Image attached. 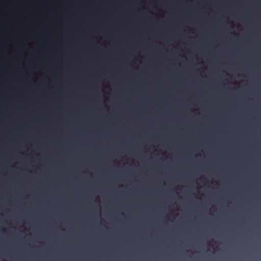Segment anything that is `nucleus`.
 I'll use <instances>...</instances> for the list:
<instances>
[{
    "instance_id": "1",
    "label": "nucleus",
    "mask_w": 261,
    "mask_h": 261,
    "mask_svg": "<svg viewBox=\"0 0 261 261\" xmlns=\"http://www.w3.org/2000/svg\"><path fill=\"white\" fill-rule=\"evenodd\" d=\"M127 261H130V236H127Z\"/></svg>"
},
{
    "instance_id": "2",
    "label": "nucleus",
    "mask_w": 261,
    "mask_h": 261,
    "mask_svg": "<svg viewBox=\"0 0 261 261\" xmlns=\"http://www.w3.org/2000/svg\"><path fill=\"white\" fill-rule=\"evenodd\" d=\"M131 163H133V161H131Z\"/></svg>"
},
{
    "instance_id": "3",
    "label": "nucleus",
    "mask_w": 261,
    "mask_h": 261,
    "mask_svg": "<svg viewBox=\"0 0 261 261\" xmlns=\"http://www.w3.org/2000/svg\"><path fill=\"white\" fill-rule=\"evenodd\" d=\"M133 2V0H132V2Z\"/></svg>"
}]
</instances>
